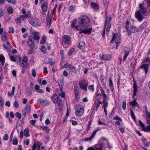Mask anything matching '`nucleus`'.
I'll list each match as a JSON object with an SVG mask.
<instances>
[{
	"instance_id": "obj_1",
	"label": "nucleus",
	"mask_w": 150,
	"mask_h": 150,
	"mask_svg": "<svg viewBox=\"0 0 150 150\" xmlns=\"http://www.w3.org/2000/svg\"><path fill=\"white\" fill-rule=\"evenodd\" d=\"M79 23L80 27L79 34L82 33L90 34L92 28L90 26V22L88 17L86 15H83L79 18Z\"/></svg>"
},
{
	"instance_id": "obj_2",
	"label": "nucleus",
	"mask_w": 150,
	"mask_h": 150,
	"mask_svg": "<svg viewBox=\"0 0 150 150\" xmlns=\"http://www.w3.org/2000/svg\"><path fill=\"white\" fill-rule=\"evenodd\" d=\"M99 144H97L93 147H88L87 150H106L107 148L110 150L112 148L109 145L108 141L104 138H101L99 141Z\"/></svg>"
},
{
	"instance_id": "obj_3",
	"label": "nucleus",
	"mask_w": 150,
	"mask_h": 150,
	"mask_svg": "<svg viewBox=\"0 0 150 150\" xmlns=\"http://www.w3.org/2000/svg\"><path fill=\"white\" fill-rule=\"evenodd\" d=\"M139 9L136 11L135 16L138 20L141 22L144 18L143 15L146 12V6H144V2L139 4Z\"/></svg>"
},
{
	"instance_id": "obj_4",
	"label": "nucleus",
	"mask_w": 150,
	"mask_h": 150,
	"mask_svg": "<svg viewBox=\"0 0 150 150\" xmlns=\"http://www.w3.org/2000/svg\"><path fill=\"white\" fill-rule=\"evenodd\" d=\"M121 37L119 33H114L111 41V47L112 49H117L118 45L120 42Z\"/></svg>"
},
{
	"instance_id": "obj_5",
	"label": "nucleus",
	"mask_w": 150,
	"mask_h": 150,
	"mask_svg": "<svg viewBox=\"0 0 150 150\" xmlns=\"http://www.w3.org/2000/svg\"><path fill=\"white\" fill-rule=\"evenodd\" d=\"M71 37L68 35H64L62 38V44L64 47L67 48L71 45Z\"/></svg>"
},
{
	"instance_id": "obj_6",
	"label": "nucleus",
	"mask_w": 150,
	"mask_h": 150,
	"mask_svg": "<svg viewBox=\"0 0 150 150\" xmlns=\"http://www.w3.org/2000/svg\"><path fill=\"white\" fill-rule=\"evenodd\" d=\"M112 17L111 16H109L108 17L106 18V21L105 23V28L106 27V30L107 32H109L110 31V28L111 27V25L112 24L111 22ZM105 29H104L103 30L102 35L104 37L105 35Z\"/></svg>"
},
{
	"instance_id": "obj_7",
	"label": "nucleus",
	"mask_w": 150,
	"mask_h": 150,
	"mask_svg": "<svg viewBox=\"0 0 150 150\" xmlns=\"http://www.w3.org/2000/svg\"><path fill=\"white\" fill-rule=\"evenodd\" d=\"M84 113V108L83 105H80L76 106L75 115L76 117L82 115Z\"/></svg>"
},
{
	"instance_id": "obj_8",
	"label": "nucleus",
	"mask_w": 150,
	"mask_h": 150,
	"mask_svg": "<svg viewBox=\"0 0 150 150\" xmlns=\"http://www.w3.org/2000/svg\"><path fill=\"white\" fill-rule=\"evenodd\" d=\"M64 66L67 70L70 73L76 74L78 71L77 68L69 64H64Z\"/></svg>"
},
{
	"instance_id": "obj_9",
	"label": "nucleus",
	"mask_w": 150,
	"mask_h": 150,
	"mask_svg": "<svg viewBox=\"0 0 150 150\" xmlns=\"http://www.w3.org/2000/svg\"><path fill=\"white\" fill-rule=\"evenodd\" d=\"M28 58L26 56L23 57L22 60L20 57L18 58L20 65L24 68L27 67L28 65Z\"/></svg>"
},
{
	"instance_id": "obj_10",
	"label": "nucleus",
	"mask_w": 150,
	"mask_h": 150,
	"mask_svg": "<svg viewBox=\"0 0 150 150\" xmlns=\"http://www.w3.org/2000/svg\"><path fill=\"white\" fill-rule=\"evenodd\" d=\"M126 28L129 33L135 32L138 30L134 26L129 24H126Z\"/></svg>"
},
{
	"instance_id": "obj_11",
	"label": "nucleus",
	"mask_w": 150,
	"mask_h": 150,
	"mask_svg": "<svg viewBox=\"0 0 150 150\" xmlns=\"http://www.w3.org/2000/svg\"><path fill=\"white\" fill-rule=\"evenodd\" d=\"M29 22L32 25L36 27H38L40 25V23L37 19H31L29 20Z\"/></svg>"
},
{
	"instance_id": "obj_12",
	"label": "nucleus",
	"mask_w": 150,
	"mask_h": 150,
	"mask_svg": "<svg viewBox=\"0 0 150 150\" xmlns=\"http://www.w3.org/2000/svg\"><path fill=\"white\" fill-rule=\"evenodd\" d=\"M139 123L142 131L146 132H150V125L145 127L144 124L140 120L139 121Z\"/></svg>"
},
{
	"instance_id": "obj_13",
	"label": "nucleus",
	"mask_w": 150,
	"mask_h": 150,
	"mask_svg": "<svg viewBox=\"0 0 150 150\" xmlns=\"http://www.w3.org/2000/svg\"><path fill=\"white\" fill-rule=\"evenodd\" d=\"M77 19L76 18H74L71 22V25L73 29L80 31V27L79 26L76 25Z\"/></svg>"
},
{
	"instance_id": "obj_14",
	"label": "nucleus",
	"mask_w": 150,
	"mask_h": 150,
	"mask_svg": "<svg viewBox=\"0 0 150 150\" xmlns=\"http://www.w3.org/2000/svg\"><path fill=\"white\" fill-rule=\"evenodd\" d=\"M100 129H101L100 127H98L96 128L91 134L90 137L86 139L85 141L89 142H90L92 141L94 137L97 132Z\"/></svg>"
},
{
	"instance_id": "obj_15",
	"label": "nucleus",
	"mask_w": 150,
	"mask_h": 150,
	"mask_svg": "<svg viewBox=\"0 0 150 150\" xmlns=\"http://www.w3.org/2000/svg\"><path fill=\"white\" fill-rule=\"evenodd\" d=\"M37 102L42 105L46 106L49 105L50 103V101L47 99H44L42 98H40L38 100Z\"/></svg>"
},
{
	"instance_id": "obj_16",
	"label": "nucleus",
	"mask_w": 150,
	"mask_h": 150,
	"mask_svg": "<svg viewBox=\"0 0 150 150\" xmlns=\"http://www.w3.org/2000/svg\"><path fill=\"white\" fill-rule=\"evenodd\" d=\"M27 44L30 48L32 49L34 48L35 46L34 42L33 39V37L32 36H29Z\"/></svg>"
},
{
	"instance_id": "obj_17",
	"label": "nucleus",
	"mask_w": 150,
	"mask_h": 150,
	"mask_svg": "<svg viewBox=\"0 0 150 150\" xmlns=\"http://www.w3.org/2000/svg\"><path fill=\"white\" fill-rule=\"evenodd\" d=\"M41 8L42 10L45 12L47 10V3L45 0H40Z\"/></svg>"
},
{
	"instance_id": "obj_18",
	"label": "nucleus",
	"mask_w": 150,
	"mask_h": 150,
	"mask_svg": "<svg viewBox=\"0 0 150 150\" xmlns=\"http://www.w3.org/2000/svg\"><path fill=\"white\" fill-rule=\"evenodd\" d=\"M112 57L110 55V54H103L102 56H100V58L102 60H105L107 61H110Z\"/></svg>"
},
{
	"instance_id": "obj_19",
	"label": "nucleus",
	"mask_w": 150,
	"mask_h": 150,
	"mask_svg": "<svg viewBox=\"0 0 150 150\" xmlns=\"http://www.w3.org/2000/svg\"><path fill=\"white\" fill-rule=\"evenodd\" d=\"M62 105L60 101H59L56 105L55 110L57 112L61 111L62 109Z\"/></svg>"
},
{
	"instance_id": "obj_20",
	"label": "nucleus",
	"mask_w": 150,
	"mask_h": 150,
	"mask_svg": "<svg viewBox=\"0 0 150 150\" xmlns=\"http://www.w3.org/2000/svg\"><path fill=\"white\" fill-rule=\"evenodd\" d=\"M80 87L83 90L86 91L87 90V83L84 81H81L79 83Z\"/></svg>"
},
{
	"instance_id": "obj_21",
	"label": "nucleus",
	"mask_w": 150,
	"mask_h": 150,
	"mask_svg": "<svg viewBox=\"0 0 150 150\" xmlns=\"http://www.w3.org/2000/svg\"><path fill=\"white\" fill-rule=\"evenodd\" d=\"M32 34L33 35V36H32L33 39H34L38 42L40 39V35L39 33L36 31H34L32 33Z\"/></svg>"
},
{
	"instance_id": "obj_22",
	"label": "nucleus",
	"mask_w": 150,
	"mask_h": 150,
	"mask_svg": "<svg viewBox=\"0 0 150 150\" xmlns=\"http://www.w3.org/2000/svg\"><path fill=\"white\" fill-rule=\"evenodd\" d=\"M31 105L30 104L28 103L27 106L25 107V115L27 114L30 112Z\"/></svg>"
},
{
	"instance_id": "obj_23",
	"label": "nucleus",
	"mask_w": 150,
	"mask_h": 150,
	"mask_svg": "<svg viewBox=\"0 0 150 150\" xmlns=\"http://www.w3.org/2000/svg\"><path fill=\"white\" fill-rule=\"evenodd\" d=\"M113 119L116 120L115 122V124L118 125H120L121 123L122 122V119L118 116H116L113 118Z\"/></svg>"
},
{
	"instance_id": "obj_24",
	"label": "nucleus",
	"mask_w": 150,
	"mask_h": 150,
	"mask_svg": "<svg viewBox=\"0 0 150 150\" xmlns=\"http://www.w3.org/2000/svg\"><path fill=\"white\" fill-rule=\"evenodd\" d=\"M149 66V64H143L141 67V68H143L144 70L145 73V74H146L147 73Z\"/></svg>"
},
{
	"instance_id": "obj_25",
	"label": "nucleus",
	"mask_w": 150,
	"mask_h": 150,
	"mask_svg": "<svg viewBox=\"0 0 150 150\" xmlns=\"http://www.w3.org/2000/svg\"><path fill=\"white\" fill-rule=\"evenodd\" d=\"M91 7L95 11H98L99 9V7L97 4L92 2L91 3Z\"/></svg>"
},
{
	"instance_id": "obj_26",
	"label": "nucleus",
	"mask_w": 150,
	"mask_h": 150,
	"mask_svg": "<svg viewBox=\"0 0 150 150\" xmlns=\"http://www.w3.org/2000/svg\"><path fill=\"white\" fill-rule=\"evenodd\" d=\"M130 104L132 106V108H134L136 107H139V106L135 99H134L132 101L129 102Z\"/></svg>"
},
{
	"instance_id": "obj_27",
	"label": "nucleus",
	"mask_w": 150,
	"mask_h": 150,
	"mask_svg": "<svg viewBox=\"0 0 150 150\" xmlns=\"http://www.w3.org/2000/svg\"><path fill=\"white\" fill-rule=\"evenodd\" d=\"M35 88L36 92L40 93H44V91L41 89H40V86L38 85H36L35 86Z\"/></svg>"
},
{
	"instance_id": "obj_28",
	"label": "nucleus",
	"mask_w": 150,
	"mask_h": 150,
	"mask_svg": "<svg viewBox=\"0 0 150 150\" xmlns=\"http://www.w3.org/2000/svg\"><path fill=\"white\" fill-rule=\"evenodd\" d=\"M108 98H104L103 101L102 102L103 108H107L108 105V103L107 99Z\"/></svg>"
},
{
	"instance_id": "obj_29",
	"label": "nucleus",
	"mask_w": 150,
	"mask_h": 150,
	"mask_svg": "<svg viewBox=\"0 0 150 150\" xmlns=\"http://www.w3.org/2000/svg\"><path fill=\"white\" fill-rule=\"evenodd\" d=\"M41 144L39 142H38L32 146V150H35L36 149H37V150L39 149L40 147Z\"/></svg>"
},
{
	"instance_id": "obj_30",
	"label": "nucleus",
	"mask_w": 150,
	"mask_h": 150,
	"mask_svg": "<svg viewBox=\"0 0 150 150\" xmlns=\"http://www.w3.org/2000/svg\"><path fill=\"white\" fill-rule=\"evenodd\" d=\"M133 93H134V96H136L137 92V86L136 85V82H135L134 81V83L133 85Z\"/></svg>"
},
{
	"instance_id": "obj_31",
	"label": "nucleus",
	"mask_w": 150,
	"mask_h": 150,
	"mask_svg": "<svg viewBox=\"0 0 150 150\" xmlns=\"http://www.w3.org/2000/svg\"><path fill=\"white\" fill-rule=\"evenodd\" d=\"M8 34L6 32L4 33L2 36V40L4 42L7 40H8Z\"/></svg>"
},
{
	"instance_id": "obj_32",
	"label": "nucleus",
	"mask_w": 150,
	"mask_h": 150,
	"mask_svg": "<svg viewBox=\"0 0 150 150\" xmlns=\"http://www.w3.org/2000/svg\"><path fill=\"white\" fill-rule=\"evenodd\" d=\"M52 101L54 103H56L58 100V96L56 94H54L52 97Z\"/></svg>"
},
{
	"instance_id": "obj_33",
	"label": "nucleus",
	"mask_w": 150,
	"mask_h": 150,
	"mask_svg": "<svg viewBox=\"0 0 150 150\" xmlns=\"http://www.w3.org/2000/svg\"><path fill=\"white\" fill-rule=\"evenodd\" d=\"M146 115L147 122L150 123V113L147 112V110H146Z\"/></svg>"
},
{
	"instance_id": "obj_34",
	"label": "nucleus",
	"mask_w": 150,
	"mask_h": 150,
	"mask_svg": "<svg viewBox=\"0 0 150 150\" xmlns=\"http://www.w3.org/2000/svg\"><path fill=\"white\" fill-rule=\"evenodd\" d=\"M101 95H102L103 97L104 98H107V96L105 94L104 91L103 90L102 88L101 87L100 88Z\"/></svg>"
},
{
	"instance_id": "obj_35",
	"label": "nucleus",
	"mask_w": 150,
	"mask_h": 150,
	"mask_svg": "<svg viewBox=\"0 0 150 150\" xmlns=\"http://www.w3.org/2000/svg\"><path fill=\"white\" fill-rule=\"evenodd\" d=\"M15 88L14 86H13L12 87V89L11 93H8V96L10 97L14 95L15 92Z\"/></svg>"
},
{
	"instance_id": "obj_36",
	"label": "nucleus",
	"mask_w": 150,
	"mask_h": 150,
	"mask_svg": "<svg viewBox=\"0 0 150 150\" xmlns=\"http://www.w3.org/2000/svg\"><path fill=\"white\" fill-rule=\"evenodd\" d=\"M41 127L46 133H48L49 132L50 129L48 127L45 126H42Z\"/></svg>"
},
{
	"instance_id": "obj_37",
	"label": "nucleus",
	"mask_w": 150,
	"mask_h": 150,
	"mask_svg": "<svg viewBox=\"0 0 150 150\" xmlns=\"http://www.w3.org/2000/svg\"><path fill=\"white\" fill-rule=\"evenodd\" d=\"M24 135L26 137H29L30 136L29 130L28 129H25L24 130Z\"/></svg>"
},
{
	"instance_id": "obj_38",
	"label": "nucleus",
	"mask_w": 150,
	"mask_h": 150,
	"mask_svg": "<svg viewBox=\"0 0 150 150\" xmlns=\"http://www.w3.org/2000/svg\"><path fill=\"white\" fill-rule=\"evenodd\" d=\"M5 61L4 57L2 54H0V61L1 62V64L2 65L4 64Z\"/></svg>"
},
{
	"instance_id": "obj_39",
	"label": "nucleus",
	"mask_w": 150,
	"mask_h": 150,
	"mask_svg": "<svg viewBox=\"0 0 150 150\" xmlns=\"http://www.w3.org/2000/svg\"><path fill=\"white\" fill-rule=\"evenodd\" d=\"M124 55L123 57V60H125L129 54V50H126L124 52Z\"/></svg>"
},
{
	"instance_id": "obj_40",
	"label": "nucleus",
	"mask_w": 150,
	"mask_h": 150,
	"mask_svg": "<svg viewBox=\"0 0 150 150\" xmlns=\"http://www.w3.org/2000/svg\"><path fill=\"white\" fill-rule=\"evenodd\" d=\"M76 6L74 5L71 6L69 7V11L72 13L74 12L76 10Z\"/></svg>"
},
{
	"instance_id": "obj_41",
	"label": "nucleus",
	"mask_w": 150,
	"mask_h": 150,
	"mask_svg": "<svg viewBox=\"0 0 150 150\" xmlns=\"http://www.w3.org/2000/svg\"><path fill=\"white\" fill-rule=\"evenodd\" d=\"M79 48L81 49H83L85 47V44L84 42L83 41L80 42L79 45Z\"/></svg>"
},
{
	"instance_id": "obj_42",
	"label": "nucleus",
	"mask_w": 150,
	"mask_h": 150,
	"mask_svg": "<svg viewBox=\"0 0 150 150\" xmlns=\"http://www.w3.org/2000/svg\"><path fill=\"white\" fill-rule=\"evenodd\" d=\"M119 130L122 133H124V131L125 129V127L123 125H120L119 126Z\"/></svg>"
},
{
	"instance_id": "obj_43",
	"label": "nucleus",
	"mask_w": 150,
	"mask_h": 150,
	"mask_svg": "<svg viewBox=\"0 0 150 150\" xmlns=\"http://www.w3.org/2000/svg\"><path fill=\"white\" fill-rule=\"evenodd\" d=\"M109 86H110V88L112 91H113V84L112 79L110 78L109 79Z\"/></svg>"
},
{
	"instance_id": "obj_44",
	"label": "nucleus",
	"mask_w": 150,
	"mask_h": 150,
	"mask_svg": "<svg viewBox=\"0 0 150 150\" xmlns=\"http://www.w3.org/2000/svg\"><path fill=\"white\" fill-rule=\"evenodd\" d=\"M134 20L132 18H130L129 19L127 20L126 21V24H131L134 22Z\"/></svg>"
},
{
	"instance_id": "obj_45",
	"label": "nucleus",
	"mask_w": 150,
	"mask_h": 150,
	"mask_svg": "<svg viewBox=\"0 0 150 150\" xmlns=\"http://www.w3.org/2000/svg\"><path fill=\"white\" fill-rule=\"evenodd\" d=\"M54 59H49L48 61L49 64L51 65L52 67L54 66Z\"/></svg>"
},
{
	"instance_id": "obj_46",
	"label": "nucleus",
	"mask_w": 150,
	"mask_h": 150,
	"mask_svg": "<svg viewBox=\"0 0 150 150\" xmlns=\"http://www.w3.org/2000/svg\"><path fill=\"white\" fill-rule=\"evenodd\" d=\"M46 36L45 35H43L42 38V40L40 42V44H44L46 41Z\"/></svg>"
},
{
	"instance_id": "obj_47",
	"label": "nucleus",
	"mask_w": 150,
	"mask_h": 150,
	"mask_svg": "<svg viewBox=\"0 0 150 150\" xmlns=\"http://www.w3.org/2000/svg\"><path fill=\"white\" fill-rule=\"evenodd\" d=\"M130 113L132 119L135 121L136 119V117H135L133 110L132 109H130Z\"/></svg>"
},
{
	"instance_id": "obj_48",
	"label": "nucleus",
	"mask_w": 150,
	"mask_h": 150,
	"mask_svg": "<svg viewBox=\"0 0 150 150\" xmlns=\"http://www.w3.org/2000/svg\"><path fill=\"white\" fill-rule=\"evenodd\" d=\"M102 104V102L100 100H98L97 103L96 105V110L97 111L98 110L100 104Z\"/></svg>"
},
{
	"instance_id": "obj_49",
	"label": "nucleus",
	"mask_w": 150,
	"mask_h": 150,
	"mask_svg": "<svg viewBox=\"0 0 150 150\" xmlns=\"http://www.w3.org/2000/svg\"><path fill=\"white\" fill-rule=\"evenodd\" d=\"M102 95H101L100 94L97 93L96 96V98L97 100H98V101L100 100L102 97Z\"/></svg>"
},
{
	"instance_id": "obj_50",
	"label": "nucleus",
	"mask_w": 150,
	"mask_h": 150,
	"mask_svg": "<svg viewBox=\"0 0 150 150\" xmlns=\"http://www.w3.org/2000/svg\"><path fill=\"white\" fill-rule=\"evenodd\" d=\"M4 100L3 98L0 96V106H2L4 105Z\"/></svg>"
},
{
	"instance_id": "obj_51",
	"label": "nucleus",
	"mask_w": 150,
	"mask_h": 150,
	"mask_svg": "<svg viewBox=\"0 0 150 150\" xmlns=\"http://www.w3.org/2000/svg\"><path fill=\"white\" fill-rule=\"evenodd\" d=\"M25 93L26 95L28 96H30L32 94V93L30 91V89L28 88L26 89L25 91Z\"/></svg>"
},
{
	"instance_id": "obj_52",
	"label": "nucleus",
	"mask_w": 150,
	"mask_h": 150,
	"mask_svg": "<svg viewBox=\"0 0 150 150\" xmlns=\"http://www.w3.org/2000/svg\"><path fill=\"white\" fill-rule=\"evenodd\" d=\"M147 25V23L146 22H144L143 24L139 27V28L142 30Z\"/></svg>"
},
{
	"instance_id": "obj_53",
	"label": "nucleus",
	"mask_w": 150,
	"mask_h": 150,
	"mask_svg": "<svg viewBox=\"0 0 150 150\" xmlns=\"http://www.w3.org/2000/svg\"><path fill=\"white\" fill-rule=\"evenodd\" d=\"M40 50L44 53H46V48L45 46L43 45H42L41 46Z\"/></svg>"
},
{
	"instance_id": "obj_54",
	"label": "nucleus",
	"mask_w": 150,
	"mask_h": 150,
	"mask_svg": "<svg viewBox=\"0 0 150 150\" xmlns=\"http://www.w3.org/2000/svg\"><path fill=\"white\" fill-rule=\"evenodd\" d=\"M88 89L92 92H93L94 91V85H91L89 86L88 87Z\"/></svg>"
},
{
	"instance_id": "obj_55",
	"label": "nucleus",
	"mask_w": 150,
	"mask_h": 150,
	"mask_svg": "<svg viewBox=\"0 0 150 150\" xmlns=\"http://www.w3.org/2000/svg\"><path fill=\"white\" fill-rule=\"evenodd\" d=\"M32 76L35 77L36 76V72L35 69H33L32 70Z\"/></svg>"
},
{
	"instance_id": "obj_56",
	"label": "nucleus",
	"mask_w": 150,
	"mask_h": 150,
	"mask_svg": "<svg viewBox=\"0 0 150 150\" xmlns=\"http://www.w3.org/2000/svg\"><path fill=\"white\" fill-rule=\"evenodd\" d=\"M21 18L20 17H19L16 18L15 19V21L17 23H18L21 22Z\"/></svg>"
},
{
	"instance_id": "obj_57",
	"label": "nucleus",
	"mask_w": 150,
	"mask_h": 150,
	"mask_svg": "<svg viewBox=\"0 0 150 150\" xmlns=\"http://www.w3.org/2000/svg\"><path fill=\"white\" fill-rule=\"evenodd\" d=\"M30 13V11H29L27 14H25L26 17V18H29L31 17V14Z\"/></svg>"
},
{
	"instance_id": "obj_58",
	"label": "nucleus",
	"mask_w": 150,
	"mask_h": 150,
	"mask_svg": "<svg viewBox=\"0 0 150 150\" xmlns=\"http://www.w3.org/2000/svg\"><path fill=\"white\" fill-rule=\"evenodd\" d=\"M7 1L9 3L13 4H16V0H7Z\"/></svg>"
},
{
	"instance_id": "obj_59",
	"label": "nucleus",
	"mask_w": 150,
	"mask_h": 150,
	"mask_svg": "<svg viewBox=\"0 0 150 150\" xmlns=\"http://www.w3.org/2000/svg\"><path fill=\"white\" fill-rule=\"evenodd\" d=\"M8 12L10 13H11L13 12V8L11 7H9L7 9Z\"/></svg>"
},
{
	"instance_id": "obj_60",
	"label": "nucleus",
	"mask_w": 150,
	"mask_h": 150,
	"mask_svg": "<svg viewBox=\"0 0 150 150\" xmlns=\"http://www.w3.org/2000/svg\"><path fill=\"white\" fill-rule=\"evenodd\" d=\"M143 62L144 63L147 62H150V57H147L145 59L143 60Z\"/></svg>"
},
{
	"instance_id": "obj_61",
	"label": "nucleus",
	"mask_w": 150,
	"mask_h": 150,
	"mask_svg": "<svg viewBox=\"0 0 150 150\" xmlns=\"http://www.w3.org/2000/svg\"><path fill=\"white\" fill-rule=\"evenodd\" d=\"M75 51V50L74 48H72L71 49L70 51L68 52V55H71Z\"/></svg>"
},
{
	"instance_id": "obj_62",
	"label": "nucleus",
	"mask_w": 150,
	"mask_h": 150,
	"mask_svg": "<svg viewBox=\"0 0 150 150\" xmlns=\"http://www.w3.org/2000/svg\"><path fill=\"white\" fill-rule=\"evenodd\" d=\"M19 103L17 101H15L13 103V106L15 107L18 108L19 106Z\"/></svg>"
},
{
	"instance_id": "obj_63",
	"label": "nucleus",
	"mask_w": 150,
	"mask_h": 150,
	"mask_svg": "<svg viewBox=\"0 0 150 150\" xmlns=\"http://www.w3.org/2000/svg\"><path fill=\"white\" fill-rule=\"evenodd\" d=\"M13 145H16L18 144V142L16 138L14 139L13 140Z\"/></svg>"
},
{
	"instance_id": "obj_64",
	"label": "nucleus",
	"mask_w": 150,
	"mask_h": 150,
	"mask_svg": "<svg viewBox=\"0 0 150 150\" xmlns=\"http://www.w3.org/2000/svg\"><path fill=\"white\" fill-rule=\"evenodd\" d=\"M15 116L18 119H20L21 117V114L18 112H16L15 114Z\"/></svg>"
}]
</instances>
